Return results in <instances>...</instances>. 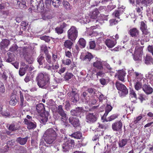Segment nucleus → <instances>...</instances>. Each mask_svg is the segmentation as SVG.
Returning a JSON list of instances; mask_svg holds the SVG:
<instances>
[{
    "label": "nucleus",
    "instance_id": "f257e3e1",
    "mask_svg": "<svg viewBox=\"0 0 153 153\" xmlns=\"http://www.w3.org/2000/svg\"><path fill=\"white\" fill-rule=\"evenodd\" d=\"M37 84L39 87L47 88L50 85V76L45 73H40L36 77Z\"/></svg>",
    "mask_w": 153,
    "mask_h": 153
},
{
    "label": "nucleus",
    "instance_id": "f03ea898",
    "mask_svg": "<svg viewBox=\"0 0 153 153\" xmlns=\"http://www.w3.org/2000/svg\"><path fill=\"white\" fill-rule=\"evenodd\" d=\"M45 141L47 143H53L55 141L57 136L56 132L52 128L47 129L44 134Z\"/></svg>",
    "mask_w": 153,
    "mask_h": 153
},
{
    "label": "nucleus",
    "instance_id": "7ed1b4c3",
    "mask_svg": "<svg viewBox=\"0 0 153 153\" xmlns=\"http://www.w3.org/2000/svg\"><path fill=\"white\" fill-rule=\"evenodd\" d=\"M115 85L117 89L119 91L118 93L120 96H125L128 94V90L123 84L118 82H116Z\"/></svg>",
    "mask_w": 153,
    "mask_h": 153
},
{
    "label": "nucleus",
    "instance_id": "20e7f679",
    "mask_svg": "<svg viewBox=\"0 0 153 153\" xmlns=\"http://www.w3.org/2000/svg\"><path fill=\"white\" fill-rule=\"evenodd\" d=\"M68 36L69 39L72 41L75 40L77 36L78 31L76 27L72 26L68 30Z\"/></svg>",
    "mask_w": 153,
    "mask_h": 153
},
{
    "label": "nucleus",
    "instance_id": "39448f33",
    "mask_svg": "<svg viewBox=\"0 0 153 153\" xmlns=\"http://www.w3.org/2000/svg\"><path fill=\"white\" fill-rule=\"evenodd\" d=\"M119 38V35L116 34L115 36H113L111 39H107L105 41V44L108 48H112L116 45L117 40Z\"/></svg>",
    "mask_w": 153,
    "mask_h": 153
},
{
    "label": "nucleus",
    "instance_id": "423d86ee",
    "mask_svg": "<svg viewBox=\"0 0 153 153\" xmlns=\"http://www.w3.org/2000/svg\"><path fill=\"white\" fill-rule=\"evenodd\" d=\"M104 61L102 60L100 58H96L94 62L92 64L93 66L98 69L102 70L103 68V63Z\"/></svg>",
    "mask_w": 153,
    "mask_h": 153
},
{
    "label": "nucleus",
    "instance_id": "0eeeda50",
    "mask_svg": "<svg viewBox=\"0 0 153 153\" xmlns=\"http://www.w3.org/2000/svg\"><path fill=\"white\" fill-rule=\"evenodd\" d=\"M24 122L27 125V128L28 129H33L36 127V123L33 120H27L25 119Z\"/></svg>",
    "mask_w": 153,
    "mask_h": 153
},
{
    "label": "nucleus",
    "instance_id": "6e6552de",
    "mask_svg": "<svg viewBox=\"0 0 153 153\" xmlns=\"http://www.w3.org/2000/svg\"><path fill=\"white\" fill-rule=\"evenodd\" d=\"M68 96L71 97L72 102H75L79 100V95L76 91H72L71 92H68Z\"/></svg>",
    "mask_w": 153,
    "mask_h": 153
},
{
    "label": "nucleus",
    "instance_id": "1a4fd4ad",
    "mask_svg": "<svg viewBox=\"0 0 153 153\" xmlns=\"http://www.w3.org/2000/svg\"><path fill=\"white\" fill-rule=\"evenodd\" d=\"M122 123L120 121L113 123L112 125V129L114 131H119L121 129Z\"/></svg>",
    "mask_w": 153,
    "mask_h": 153
},
{
    "label": "nucleus",
    "instance_id": "9d476101",
    "mask_svg": "<svg viewBox=\"0 0 153 153\" xmlns=\"http://www.w3.org/2000/svg\"><path fill=\"white\" fill-rule=\"evenodd\" d=\"M68 120L69 122L75 127L79 126L80 125L79 119L76 117H71Z\"/></svg>",
    "mask_w": 153,
    "mask_h": 153
},
{
    "label": "nucleus",
    "instance_id": "9b49d317",
    "mask_svg": "<svg viewBox=\"0 0 153 153\" xmlns=\"http://www.w3.org/2000/svg\"><path fill=\"white\" fill-rule=\"evenodd\" d=\"M86 119L87 122L93 123L97 120V116L93 113H89L87 115Z\"/></svg>",
    "mask_w": 153,
    "mask_h": 153
},
{
    "label": "nucleus",
    "instance_id": "f8f14e48",
    "mask_svg": "<svg viewBox=\"0 0 153 153\" xmlns=\"http://www.w3.org/2000/svg\"><path fill=\"white\" fill-rule=\"evenodd\" d=\"M126 72L125 71L121 70L118 71L116 74L115 76L117 77L119 80L123 81L124 79V77L125 76Z\"/></svg>",
    "mask_w": 153,
    "mask_h": 153
},
{
    "label": "nucleus",
    "instance_id": "ddd939ff",
    "mask_svg": "<svg viewBox=\"0 0 153 153\" xmlns=\"http://www.w3.org/2000/svg\"><path fill=\"white\" fill-rule=\"evenodd\" d=\"M83 108L82 107H78L75 109L72 110L71 111V114L73 116H79L82 112Z\"/></svg>",
    "mask_w": 153,
    "mask_h": 153
},
{
    "label": "nucleus",
    "instance_id": "4468645a",
    "mask_svg": "<svg viewBox=\"0 0 153 153\" xmlns=\"http://www.w3.org/2000/svg\"><path fill=\"white\" fill-rule=\"evenodd\" d=\"M42 18L45 20L51 19L52 17L51 12L50 10L45 11L42 15Z\"/></svg>",
    "mask_w": 153,
    "mask_h": 153
},
{
    "label": "nucleus",
    "instance_id": "2eb2a0df",
    "mask_svg": "<svg viewBox=\"0 0 153 153\" xmlns=\"http://www.w3.org/2000/svg\"><path fill=\"white\" fill-rule=\"evenodd\" d=\"M135 76L133 82H143L144 80L143 79V75L140 73L137 72H135L134 73Z\"/></svg>",
    "mask_w": 153,
    "mask_h": 153
},
{
    "label": "nucleus",
    "instance_id": "dca6fc26",
    "mask_svg": "<svg viewBox=\"0 0 153 153\" xmlns=\"http://www.w3.org/2000/svg\"><path fill=\"white\" fill-rule=\"evenodd\" d=\"M143 90L147 94H152L153 92V90L152 88L150 85H147L146 84L143 85Z\"/></svg>",
    "mask_w": 153,
    "mask_h": 153
},
{
    "label": "nucleus",
    "instance_id": "f3484780",
    "mask_svg": "<svg viewBox=\"0 0 153 153\" xmlns=\"http://www.w3.org/2000/svg\"><path fill=\"white\" fill-rule=\"evenodd\" d=\"M102 66L103 68L102 70H103L106 73L111 72L112 70L110 65L106 62H103Z\"/></svg>",
    "mask_w": 153,
    "mask_h": 153
},
{
    "label": "nucleus",
    "instance_id": "a211bd4d",
    "mask_svg": "<svg viewBox=\"0 0 153 153\" xmlns=\"http://www.w3.org/2000/svg\"><path fill=\"white\" fill-rule=\"evenodd\" d=\"M40 115L41 117L40 118V122L45 124L48 120L49 114L47 112H45L40 114Z\"/></svg>",
    "mask_w": 153,
    "mask_h": 153
},
{
    "label": "nucleus",
    "instance_id": "6ab92c4d",
    "mask_svg": "<svg viewBox=\"0 0 153 153\" xmlns=\"http://www.w3.org/2000/svg\"><path fill=\"white\" fill-rule=\"evenodd\" d=\"M144 61L145 63L147 65H151L153 64V59L151 56L146 55L144 57Z\"/></svg>",
    "mask_w": 153,
    "mask_h": 153
},
{
    "label": "nucleus",
    "instance_id": "aec40b11",
    "mask_svg": "<svg viewBox=\"0 0 153 153\" xmlns=\"http://www.w3.org/2000/svg\"><path fill=\"white\" fill-rule=\"evenodd\" d=\"M142 32V37L145 39V41L146 42L149 40V37L150 36V33L148 31L147 29L141 30Z\"/></svg>",
    "mask_w": 153,
    "mask_h": 153
},
{
    "label": "nucleus",
    "instance_id": "412c9836",
    "mask_svg": "<svg viewBox=\"0 0 153 153\" xmlns=\"http://www.w3.org/2000/svg\"><path fill=\"white\" fill-rule=\"evenodd\" d=\"M36 109L38 112L40 114L45 113L44 105L42 103H39L37 105Z\"/></svg>",
    "mask_w": 153,
    "mask_h": 153
},
{
    "label": "nucleus",
    "instance_id": "4be33fe9",
    "mask_svg": "<svg viewBox=\"0 0 153 153\" xmlns=\"http://www.w3.org/2000/svg\"><path fill=\"white\" fill-rule=\"evenodd\" d=\"M125 8L124 6H122L121 7H119L118 8L117 10H116L112 14L113 16L115 17L118 18L119 19V16L120 14L122 13L124 11V9Z\"/></svg>",
    "mask_w": 153,
    "mask_h": 153
},
{
    "label": "nucleus",
    "instance_id": "5701e85b",
    "mask_svg": "<svg viewBox=\"0 0 153 153\" xmlns=\"http://www.w3.org/2000/svg\"><path fill=\"white\" fill-rule=\"evenodd\" d=\"M80 58H82L83 60L89 61L93 58V56L91 53H87L84 56L82 54L80 56Z\"/></svg>",
    "mask_w": 153,
    "mask_h": 153
},
{
    "label": "nucleus",
    "instance_id": "b1692460",
    "mask_svg": "<svg viewBox=\"0 0 153 153\" xmlns=\"http://www.w3.org/2000/svg\"><path fill=\"white\" fill-rule=\"evenodd\" d=\"M67 26V24L63 23L60 26L57 27L56 28L55 31L58 34H61L63 32V29L65 28Z\"/></svg>",
    "mask_w": 153,
    "mask_h": 153
},
{
    "label": "nucleus",
    "instance_id": "393cba45",
    "mask_svg": "<svg viewBox=\"0 0 153 153\" xmlns=\"http://www.w3.org/2000/svg\"><path fill=\"white\" fill-rule=\"evenodd\" d=\"M26 1L24 0H22L21 1H18L17 2V5L18 6L19 8L22 9H26L27 8L26 4Z\"/></svg>",
    "mask_w": 153,
    "mask_h": 153
},
{
    "label": "nucleus",
    "instance_id": "a878e982",
    "mask_svg": "<svg viewBox=\"0 0 153 153\" xmlns=\"http://www.w3.org/2000/svg\"><path fill=\"white\" fill-rule=\"evenodd\" d=\"M62 151L63 152L68 151L71 148V145L70 144L69 142H67V141L63 144L62 145Z\"/></svg>",
    "mask_w": 153,
    "mask_h": 153
},
{
    "label": "nucleus",
    "instance_id": "bb28decb",
    "mask_svg": "<svg viewBox=\"0 0 153 153\" xmlns=\"http://www.w3.org/2000/svg\"><path fill=\"white\" fill-rule=\"evenodd\" d=\"M143 82H133L134 85V87L135 90L138 91L143 88Z\"/></svg>",
    "mask_w": 153,
    "mask_h": 153
},
{
    "label": "nucleus",
    "instance_id": "cd10ccee",
    "mask_svg": "<svg viewBox=\"0 0 153 153\" xmlns=\"http://www.w3.org/2000/svg\"><path fill=\"white\" fill-rule=\"evenodd\" d=\"M129 33L132 37H137L139 34V31L135 28H131L129 30Z\"/></svg>",
    "mask_w": 153,
    "mask_h": 153
},
{
    "label": "nucleus",
    "instance_id": "c85d7f7f",
    "mask_svg": "<svg viewBox=\"0 0 153 153\" xmlns=\"http://www.w3.org/2000/svg\"><path fill=\"white\" fill-rule=\"evenodd\" d=\"M4 60L7 62H10L15 60L14 55L12 53H7V56L6 57Z\"/></svg>",
    "mask_w": 153,
    "mask_h": 153
},
{
    "label": "nucleus",
    "instance_id": "c756f323",
    "mask_svg": "<svg viewBox=\"0 0 153 153\" xmlns=\"http://www.w3.org/2000/svg\"><path fill=\"white\" fill-rule=\"evenodd\" d=\"M27 140V137L23 138L19 137L17 138L16 141L20 145H24L26 143Z\"/></svg>",
    "mask_w": 153,
    "mask_h": 153
},
{
    "label": "nucleus",
    "instance_id": "7c9ffc66",
    "mask_svg": "<svg viewBox=\"0 0 153 153\" xmlns=\"http://www.w3.org/2000/svg\"><path fill=\"white\" fill-rule=\"evenodd\" d=\"M99 12L97 9H95L90 14V16L92 19H97L99 15Z\"/></svg>",
    "mask_w": 153,
    "mask_h": 153
},
{
    "label": "nucleus",
    "instance_id": "2f4dec72",
    "mask_svg": "<svg viewBox=\"0 0 153 153\" xmlns=\"http://www.w3.org/2000/svg\"><path fill=\"white\" fill-rule=\"evenodd\" d=\"M28 69V66L27 65L25 67L20 68L19 71V75L21 76L24 75Z\"/></svg>",
    "mask_w": 153,
    "mask_h": 153
},
{
    "label": "nucleus",
    "instance_id": "473e14b6",
    "mask_svg": "<svg viewBox=\"0 0 153 153\" xmlns=\"http://www.w3.org/2000/svg\"><path fill=\"white\" fill-rule=\"evenodd\" d=\"M136 55H142L143 54V49L141 47L137 46L135 48L134 53Z\"/></svg>",
    "mask_w": 153,
    "mask_h": 153
},
{
    "label": "nucleus",
    "instance_id": "72a5a7b5",
    "mask_svg": "<svg viewBox=\"0 0 153 153\" xmlns=\"http://www.w3.org/2000/svg\"><path fill=\"white\" fill-rule=\"evenodd\" d=\"M17 101L16 99V97L15 95H12L10 97V100L9 102V104L11 105L14 106L15 105Z\"/></svg>",
    "mask_w": 153,
    "mask_h": 153
},
{
    "label": "nucleus",
    "instance_id": "f704fd0d",
    "mask_svg": "<svg viewBox=\"0 0 153 153\" xmlns=\"http://www.w3.org/2000/svg\"><path fill=\"white\" fill-rule=\"evenodd\" d=\"M73 43L71 41L67 40H66L64 43V45L65 47L71 49Z\"/></svg>",
    "mask_w": 153,
    "mask_h": 153
},
{
    "label": "nucleus",
    "instance_id": "c9c22d12",
    "mask_svg": "<svg viewBox=\"0 0 153 153\" xmlns=\"http://www.w3.org/2000/svg\"><path fill=\"white\" fill-rule=\"evenodd\" d=\"M9 44V40L5 39L3 40L1 42V46L2 48H4L7 47Z\"/></svg>",
    "mask_w": 153,
    "mask_h": 153
},
{
    "label": "nucleus",
    "instance_id": "e433bc0d",
    "mask_svg": "<svg viewBox=\"0 0 153 153\" xmlns=\"http://www.w3.org/2000/svg\"><path fill=\"white\" fill-rule=\"evenodd\" d=\"M59 114L61 117H59V119L61 120V121L63 122H64L67 120L68 117L67 116L65 112V111Z\"/></svg>",
    "mask_w": 153,
    "mask_h": 153
},
{
    "label": "nucleus",
    "instance_id": "4c0bfd02",
    "mask_svg": "<svg viewBox=\"0 0 153 153\" xmlns=\"http://www.w3.org/2000/svg\"><path fill=\"white\" fill-rule=\"evenodd\" d=\"M87 93L86 92H83L82 94L81 95V97L83 102H88L89 99V97H87Z\"/></svg>",
    "mask_w": 153,
    "mask_h": 153
},
{
    "label": "nucleus",
    "instance_id": "58836bf2",
    "mask_svg": "<svg viewBox=\"0 0 153 153\" xmlns=\"http://www.w3.org/2000/svg\"><path fill=\"white\" fill-rule=\"evenodd\" d=\"M153 0H142L141 1L142 4L145 6L151 5L152 3Z\"/></svg>",
    "mask_w": 153,
    "mask_h": 153
},
{
    "label": "nucleus",
    "instance_id": "ea45409f",
    "mask_svg": "<svg viewBox=\"0 0 153 153\" xmlns=\"http://www.w3.org/2000/svg\"><path fill=\"white\" fill-rule=\"evenodd\" d=\"M71 137L77 139H80L82 137V134L79 132H76L72 134Z\"/></svg>",
    "mask_w": 153,
    "mask_h": 153
},
{
    "label": "nucleus",
    "instance_id": "a19ab883",
    "mask_svg": "<svg viewBox=\"0 0 153 153\" xmlns=\"http://www.w3.org/2000/svg\"><path fill=\"white\" fill-rule=\"evenodd\" d=\"M63 4L64 7L68 10H70L72 9V6H71L68 2L66 1H64L63 2Z\"/></svg>",
    "mask_w": 153,
    "mask_h": 153
},
{
    "label": "nucleus",
    "instance_id": "79ce46f5",
    "mask_svg": "<svg viewBox=\"0 0 153 153\" xmlns=\"http://www.w3.org/2000/svg\"><path fill=\"white\" fill-rule=\"evenodd\" d=\"M142 55H136L134 54L133 59L134 61L137 62H140L141 61Z\"/></svg>",
    "mask_w": 153,
    "mask_h": 153
},
{
    "label": "nucleus",
    "instance_id": "37998d69",
    "mask_svg": "<svg viewBox=\"0 0 153 153\" xmlns=\"http://www.w3.org/2000/svg\"><path fill=\"white\" fill-rule=\"evenodd\" d=\"M112 108L111 106L109 105H107L105 114L103 115V117H106L109 112H110Z\"/></svg>",
    "mask_w": 153,
    "mask_h": 153
},
{
    "label": "nucleus",
    "instance_id": "c03bdc74",
    "mask_svg": "<svg viewBox=\"0 0 153 153\" xmlns=\"http://www.w3.org/2000/svg\"><path fill=\"white\" fill-rule=\"evenodd\" d=\"M78 43L81 48H83L85 47L86 42L85 40L83 38L80 39L78 41Z\"/></svg>",
    "mask_w": 153,
    "mask_h": 153
},
{
    "label": "nucleus",
    "instance_id": "a18cd8bd",
    "mask_svg": "<svg viewBox=\"0 0 153 153\" xmlns=\"http://www.w3.org/2000/svg\"><path fill=\"white\" fill-rule=\"evenodd\" d=\"M109 81V79L108 78H107L106 79L102 78L100 79V82L101 84L103 85H106Z\"/></svg>",
    "mask_w": 153,
    "mask_h": 153
},
{
    "label": "nucleus",
    "instance_id": "49530a36",
    "mask_svg": "<svg viewBox=\"0 0 153 153\" xmlns=\"http://www.w3.org/2000/svg\"><path fill=\"white\" fill-rule=\"evenodd\" d=\"M19 126H15L14 124H11L9 126V130L14 131H15L19 129Z\"/></svg>",
    "mask_w": 153,
    "mask_h": 153
},
{
    "label": "nucleus",
    "instance_id": "de8ad7c7",
    "mask_svg": "<svg viewBox=\"0 0 153 153\" xmlns=\"http://www.w3.org/2000/svg\"><path fill=\"white\" fill-rule=\"evenodd\" d=\"M51 1L53 5L56 7L59 5L61 1V0H51Z\"/></svg>",
    "mask_w": 153,
    "mask_h": 153
},
{
    "label": "nucleus",
    "instance_id": "09e8293b",
    "mask_svg": "<svg viewBox=\"0 0 153 153\" xmlns=\"http://www.w3.org/2000/svg\"><path fill=\"white\" fill-rule=\"evenodd\" d=\"M44 57L42 54H40L38 58V62L40 65H42L44 62Z\"/></svg>",
    "mask_w": 153,
    "mask_h": 153
},
{
    "label": "nucleus",
    "instance_id": "8fccbe9b",
    "mask_svg": "<svg viewBox=\"0 0 153 153\" xmlns=\"http://www.w3.org/2000/svg\"><path fill=\"white\" fill-rule=\"evenodd\" d=\"M88 100V102H86L85 103H88L90 105H94L97 102L96 100L94 99L93 98H91L90 99L89 98Z\"/></svg>",
    "mask_w": 153,
    "mask_h": 153
},
{
    "label": "nucleus",
    "instance_id": "3c124183",
    "mask_svg": "<svg viewBox=\"0 0 153 153\" xmlns=\"http://www.w3.org/2000/svg\"><path fill=\"white\" fill-rule=\"evenodd\" d=\"M127 139H123L120 141L119 143V146L122 147L124 146L127 142Z\"/></svg>",
    "mask_w": 153,
    "mask_h": 153
},
{
    "label": "nucleus",
    "instance_id": "603ef678",
    "mask_svg": "<svg viewBox=\"0 0 153 153\" xmlns=\"http://www.w3.org/2000/svg\"><path fill=\"white\" fill-rule=\"evenodd\" d=\"M52 59L53 62H56L59 60V57L57 53H54L52 54Z\"/></svg>",
    "mask_w": 153,
    "mask_h": 153
},
{
    "label": "nucleus",
    "instance_id": "864d4df0",
    "mask_svg": "<svg viewBox=\"0 0 153 153\" xmlns=\"http://www.w3.org/2000/svg\"><path fill=\"white\" fill-rule=\"evenodd\" d=\"M96 74V75L97 77L100 76V77H103L105 75V74L106 73L105 71H104L103 70H100Z\"/></svg>",
    "mask_w": 153,
    "mask_h": 153
},
{
    "label": "nucleus",
    "instance_id": "5fc2aeb1",
    "mask_svg": "<svg viewBox=\"0 0 153 153\" xmlns=\"http://www.w3.org/2000/svg\"><path fill=\"white\" fill-rule=\"evenodd\" d=\"M43 0H31L30 2L31 4H32V5H33L34 4L33 3V2H35L36 4V5H37L41 3H43Z\"/></svg>",
    "mask_w": 153,
    "mask_h": 153
},
{
    "label": "nucleus",
    "instance_id": "6e6d98bb",
    "mask_svg": "<svg viewBox=\"0 0 153 153\" xmlns=\"http://www.w3.org/2000/svg\"><path fill=\"white\" fill-rule=\"evenodd\" d=\"M73 74L71 73H66L64 76V78L66 80H68L71 79L73 76Z\"/></svg>",
    "mask_w": 153,
    "mask_h": 153
},
{
    "label": "nucleus",
    "instance_id": "4d7b16f0",
    "mask_svg": "<svg viewBox=\"0 0 153 153\" xmlns=\"http://www.w3.org/2000/svg\"><path fill=\"white\" fill-rule=\"evenodd\" d=\"M80 20L81 21H79L81 23H87L90 22V20L88 19H87L86 17H85V18H82Z\"/></svg>",
    "mask_w": 153,
    "mask_h": 153
},
{
    "label": "nucleus",
    "instance_id": "13d9d810",
    "mask_svg": "<svg viewBox=\"0 0 153 153\" xmlns=\"http://www.w3.org/2000/svg\"><path fill=\"white\" fill-rule=\"evenodd\" d=\"M140 28L141 30L147 29L146 25L143 22H141Z\"/></svg>",
    "mask_w": 153,
    "mask_h": 153
},
{
    "label": "nucleus",
    "instance_id": "bf43d9fd",
    "mask_svg": "<svg viewBox=\"0 0 153 153\" xmlns=\"http://www.w3.org/2000/svg\"><path fill=\"white\" fill-rule=\"evenodd\" d=\"M117 117V115L116 114L112 115L108 118L107 121H111L116 119Z\"/></svg>",
    "mask_w": 153,
    "mask_h": 153
},
{
    "label": "nucleus",
    "instance_id": "052dcab7",
    "mask_svg": "<svg viewBox=\"0 0 153 153\" xmlns=\"http://www.w3.org/2000/svg\"><path fill=\"white\" fill-rule=\"evenodd\" d=\"M15 142L13 140H11L10 141H8L7 143V145L9 147H12L14 145Z\"/></svg>",
    "mask_w": 153,
    "mask_h": 153
},
{
    "label": "nucleus",
    "instance_id": "680f3d73",
    "mask_svg": "<svg viewBox=\"0 0 153 153\" xmlns=\"http://www.w3.org/2000/svg\"><path fill=\"white\" fill-rule=\"evenodd\" d=\"M71 62V60L68 59L64 60L62 61L63 63L66 65H70Z\"/></svg>",
    "mask_w": 153,
    "mask_h": 153
},
{
    "label": "nucleus",
    "instance_id": "e2e57ef3",
    "mask_svg": "<svg viewBox=\"0 0 153 153\" xmlns=\"http://www.w3.org/2000/svg\"><path fill=\"white\" fill-rule=\"evenodd\" d=\"M142 118V117L141 116H139L137 117L136 118H134V123L135 124L139 123V122L140 120Z\"/></svg>",
    "mask_w": 153,
    "mask_h": 153
},
{
    "label": "nucleus",
    "instance_id": "0e129e2a",
    "mask_svg": "<svg viewBox=\"0 0 153 153\" xmlns=\"http://www.w3.org/2000/svg\"><path fill=\"white\" fill-rule=\"evenodd\" d=\"M41 50L43 51L45 54H47L48 53V51L47 46L45 45H42L41 47Z\"/></svg>",
    "mask_w": 153,
    "mask_h": 153
},
{
    "label": "nucleus",
    "instance_id": "69168bd1",
    "mask_svg": "<svg viewBox=\"0 0 153 153\" xmlns=\"http://www.w3.org/2000/svg\"><path fill=\"white\" fill-rule=\"evenodd\" d=\"M5 91V89L3 84L0 81V91L2 93H4Z\"/></svg>",
    "mask_w": 153,
    "mask_h": 153
},
{
    "label": "nucleus",
    "instance_id": "338daca9",
    "mask_svg": "<svg viewBox=\"0 0 153 153\" xmlns=\"http://www.w3.org/2000/svg\"><path fill=\"white\" fill-rule=\"evenodd\" d=\"M130 94L132 97H136V94L133 89H131L129 91Z\"/></svg>",
    "mask_w": 153,
    "mask_h": 153
},
{
    "label": "nucleus",
    "instance_id": "774afa93",
    "mask_svg": "<svg viewBox=\"0 0 153 153\" xmlns=\"http://www.w3.org/2000/svg\"><path fill=\"white\" fill-rule=\"evenodd\" d=\"M65 109L67 111L70 110V104L69 102L68 101H66L65 102Z\"/></svg>",
    "mask_w": 153,
    "mask_h": 153
}]
</instances>
